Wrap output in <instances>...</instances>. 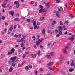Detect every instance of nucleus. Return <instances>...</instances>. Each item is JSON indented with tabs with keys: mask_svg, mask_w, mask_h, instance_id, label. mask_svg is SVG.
<instances>
[{
	"mask_svg": "<svg viewBox=\"0 0 75 75\" xmlns=\"http://www.w3.org/2000/svg\"><path fill=\"white\" fill-rule=\"evenodd\" d=\"M56 3H60V0H56Z\"/></svg>",
	"mask_w": 75,
	"mask_h": 75,
	"instance_id": "obj_34",
	"label": "nucleus"
},
{
	"mask_svg": "<svg viewBox=\"0 0 75 75\" xmlns=\"http://www.w3.org/2000/svg\"><path fill=\"white\" fill-rule=\"evenodd\" d=\"M21 47H23V46H24V44L23 43V42L21 43Z\"/></svg>",
	"mask_w": 75,
	"mask_h": 75,
	"instance_id": "obj_25",
	"label": "nucleus"
},
{
	"mask_svg": "<svg viewBox=\"0 0 75 75\" xmlns=\"http://www.w3.org/2000/svg\"><path fill=\"white\" fill-rule=\"evenodd\" d=\"M38 39L39 40H38V41H36V45L37 46L38 45V44H40L41 42H42V40L38 38Z\"/></svg>",
	"mask_w": 75,
	"mask_h": 75,
	"instance_id": "obj_4",
	"label": "nucleus"
},
{
	"mask_svg": "<svg viewBox=\"0 0 75 75\" xmlns=\"http://www.w3.org/2000/svg\"><path fill=\"white\" fill-rule=\"evenodd\" d=\"M59 34H62V32L60 31L59 32Z\"/></svg>",
	"mask_w": 75,
	"mask_h": 75,
	"instance_id": "obj_50",
	"label": "nucleus"
},
{
	"mask_svg": "<svg viewBox=\"0 0 75 75\" xmlns=\"http://www.w3.org/2000/svg\"><path fill=\"white\" fill-rule=\"evenodd\" d=\"M29 52H26V55H27V54H29Z\"/></svg>",
	"mask_w": 75,
	"mask_h": 75,
	"instance_id": "obj_52",
	"label": "nucleus"
},
{
	"mask_svg": "<svg viewBox=\"0 0 75 75\" xmlns=\"http://www.w3.org/2000/svg\"><path fill=\"white\" fill-rule=\"evenodd\" d=\"M40 47L41 48H42V49H43H43H44V46H42L41 45H40Z\"/></svg>",
	"mask_w": 75,
	"mask_h": 75,
	"instance_id": "obj_33",
	"label": "nucleus"
},
{
	"mask_svg": "<svg viewBox=\"0 0 75 75\" xmlns=\"http://www.w3.org/2000/svg\"><path fill=\"white\" fill-rule=\"evenodd\" d=\"M44 19V17H41L40 18L41 20H43Z\"/></svg>",
	"mask_w": 75,
	"mask_h": 75,
	"instance_id": "obj_38",
	"label": "nucleus"
},
{
	"mask_svg": "<svg viewBox=\"0 0 75 75\" xmlns=\"http://www.w3.org/2000/svg\"><path fill=\"white\" fill-rule=\"evenodd\" d=\"M25 69H26V71H28V70H29V68H28V66H27L25 67Z\"/></svg>",
	"mask_w": 75,
	"mask_h": 75,
	"instance_id": "obj_20",
	"label": "nucleus"
},
{
	"mask_svg": "<svg viewBox=\"0 0 75 75\" xmlns=\"http://www.w3.org/2000/svg\"><path fill=\"white\" fill-rule=\"evenodd\" d=\"M39 28H40V27L39 26L36 25L34 26V29H39Z\"/></svg>",
	"mask_w": 75,
	"mask_h": 75,
	"instance_id": "obj_13",
	"label": "nucleus"
},
{
	"mask_svg": "<svg viewBox=\"0 0 75 75\" xmlns=\"http://www.w3.org/2000/svg\"><path fill=\"white\" fill-rule=\"evenodd\" d=\"M62 27L63 29H64V30H67V28H65V26H63Z\"/></svg>",
	"mask_w": 75,
	"mask_h": 75,
	"instance_id": "obj_31",
	"label": "nucleus"
},
{
	"mask_svg": "<svg viewBox=\"0 0 75 75\" xmlns=\"http://www.w3.org/2000/svg\"><path fill=\"white\" fill-rule=\"evenodd\" d=\"M53 23L54 24H56V23H57V22L56 21H53Z\"/></svg>",
	"mask_w": 75,
	"mask_h": 75,
	"instance_id": "obj_54",
	"label": "nucleus"
},
{
	"mask_svg": "<svg viewBox=\"0 0 75 75\" xmlns=\"http://www.w3.org/2000/svg\"><path fill=\"white\" fill-rule=\"evenodd\" d=\"M58 11H63V8L62 7H60L58 9Z\"/></svg>",
	"mask_w": 75,
	"mask_h": 75,
	"instance_id": "obj_19",
	"label": "nucleus"
},
{
	"mask_svg": "<svg viewBox=\"0 0 75 75\" xmlns=\"http://www.w3.org/2000/svg\"><path fill=\"white\" fill-rule=\"evenodd\" d=\"M51 44L50 43H49V44H48L47 46H48V47H49L50 46V45H51Z\"/></svg>",
	"mask_w": 75,
	"mask_h": 75,
	"instance_id": "obj_42",
	"label": "nucleus"
},
{
	"mask_svg": "<svg viewBox=\"0 0 75 75\" xmlns=\"http://www.w3.org/2000/svg\"><path fill=\"white\" fill-rule=\"evenodd\" d=\"M66 8H67V7H68V4H66Z\"/></svg>",
	"mask_w": 75,
	"mask_h": 75,
	"instance_id": "obj_55",
	"label": "nucleus"
},
{
	"mask_svg": "<svg viewBox=\"0 0 75 75\" xmlns=\"http://www.w3.org/2000/svg\"><path fill=\"white\" fill-rule=\"evenodd\" d=\"M3 13H4L5 12V10H4L3 9L2 11Z\"/></svg>",
	"mask_w": 75,
	"mask_h": 75,
	"instance_id": "obj_63",
	"label": "nucleus"
},
{
	"mask_svg": "<svg viewBox=\"0 0 75 75\" xmlns=\"http://www.w3.org/2000/svg\"><path fill=\"white\" fill-rule=\"evenodd\" d=\"M71 66H74L75 67V63H72L71 64Z\"/></svg>",
	"mask_w": 75,
	"mask_h": 75,
	"instance_id": "obj_26",
	"label": "nucleus"
},
{
	"mask_svg": "<svg viewBox=\"0 0 75 75\" xmlns=\"http://www.w3.org/2000/svg\"><path fill=\"white\" fill-rule=\"evenodd\" d=\"M10 51L12 52L13 53V52H14V51H15V49L14 48H13L10 50Z\"/></svg>",
	"mask_w": 75,
	"mask_h": 75,
	"instance_id": "obj_22",
	"label": "nucleus"
},
{
	"mask_svg": "<svg viewBox=\"0 0 75 75\" xmlns=\"http://www.w3.org/2000/svg\"><path fill=\"white\" fill-rule=\"evenodd\" d=\"M55 32H56V33H58V30L57 29L56 30H55Z\"/></svg>",
	"mask_w": 75,
	"mask_h": 75,
	"instance_id": "obj_45",
	"label": "nucleus"
},
{
	"mask_svg": "<svg viewBox=\"0 0 75 75\" xmlns=\"http://www.w3.org/2000/svg\"><path fill=\"white\" fill-rule=\"evenodd\" d=\"M23 38H21L20 40H17V42H22L23 40L25 39V36H23Z\"/></svg>",
	"mask_w": 75,
	"mask_h": 75,
	"instance_id": "obj_5",
	"label": "nucleus"
},
{
	"mask_svg": "<svg viewBox=\"0 0 75 75\" xmlns=\"http://www.w3.org/2000/svg\"><path fill=\"white\" fill-rule=\"evenodd\" d=\"M58 29L60 31H62L63 30V27H61V26H58Z\"/></svg>",
	"mask_w": 75,
	"mask_h": 75,
	"instance_id": "obj_9",
	"label": "nucleus"
},
{
	"mask_svg": "<svg viewBox=\"0 0 75 75\" xmlns=\"http://www.w3.org/2000/svg\"><path fill=\"white\" fill-rule=\"evenodd\" d=\"M35 74L36 75H37V74H38V71H35Z\"/></svg>",
	"mask_w": 75,
	"mask_h": 75,
	"instance_id": "obj_37",
	"label": "nucleus"
},
{
	"mask_svg": "<svg viewBox=\"0 0 75 75\" xmlns=\"http://www.w3.org/2000/svg\"><path fill=\"white\" fill-rule=\"evenodd\" d=\"M14 37L16 38H17V37H18V35H17L15 34L14 36Z\"/></svg>",
	"mask_w": 75,
	"mask_h": 75,
	"instance_id": "obj_35",
	"label": "nucleus"
},
{
	"mask_svg": "<svg viewBox=\"0 0 75 75\" xmlns=\"http://www.w3.org/2000/svg\"><path fill=\"white\" fill-rule=\"evenodd\" d=\"M13 30V25H11V27H10L9 30L10 31H12Z\"/></svg>",
	"mask_w": 75,
	"mask_h": 75,
	"instance_id": "obj_15",
	"label": "nucleus"
},
{
	"mask_svg": "<svg viewBox=\"0 0 75 75\" xmlns=\"http://www.w3.org/2000/svg\"><path fill=\"white\" fill-rule=\"evenodd\" d=\"M45 29H43L42 30V34L43 35H45Z\"/></svg>",
	"mask_w": 75,
	"mask_h": 75,
	"instance_id": "obj_11",
	"label": "nucleus"
},
{
	"mask_svg": "<svg viewBox=\"0 0 75 75\" xmlns=\"http://www.w3.org/2000/svg\"><path fill=\"white\" fill-rule=\"evenodd\" d=\"M17 27V26L16 25H15L14 26V29H16V28Z\"/></svg>",
	"mask_w": 75,
	"mask_h": 75,
	"instance_id": "obj_49",
	"label": "nucleus"
},
{
	"mask_svg": "<svg viewBox=\"0 0 75 75\" xmlns=\"http://www.w3.org/2000/svg\"><path fill=\"white\" fill-rule=\"evenodd\" d=\"M60 35H59V34H58L56 35V37H59Z\"/></svg>",
	"mask_w": 75,
	"mask_h": 75,
	"instance_id": "obj_40",
	"label": "nucleus"
},
{
	"mask_svg": "<svg viewBox=\"0 0 75 75\" xmlns=\"http://www.w3.org/2000/svg\"><path fill=\"white\" fill-rule=\"evenodd\" d=\"M17 57L16 56L14 57L13 58L11 57L10 59V60H9L8 61V64H11V62H14L15 60L17 59Z\"/></svg>",
	"mask_w": 75,
	"mask_h": 75,
	"instance_id": "obj_1",
	"label": "nucleus"
},
{
	"mask_svg": "<svg viewBox=\"0 0 75 75\" xmlns=\"http://www.w3.org/2000/svg\"><path fill=\"white\" fill-rule=\"evenodd\" d=\"M74 38H75V36L74 35H73L71 38L69 37V40H71V41H73L74 39Z\"/></svg>",
	"mask_w": 75,
	"mask_h": 75,
	"instance_id": "obj_6",
	"label": "nucleus"
},
{
	"mask_svg": "<svg viewBox=\"0 0 75 75\" xmlns=\"http://www.w3.org/2000/svg\"><path fill=\"white\" fill-rule=\"evenodd\" d=\"M56 16L58 18H60L59 12L58 11H57L56 12Z\"/></svg>",
	"mask_w": 75,
	"mask_h": 75,
	"instance_id": "obj_7",
	"label": "nucleus"
},
{
	"mask_svg": "<svg viewBox=\"0 0 75 75\" xmlns=\"http://www.w3.org/2000/svg\"><path fill=\"white\" fill-rule=\"evenodd\" d=\"M69 35H72V33H69Z\"/></svg>",
	"mask_w": 75,
	"mask_h": 75,
	"instance_id": "obj_60",
	"label": "nucleus"
},
{
	"mask_svg": "<svg viewBox=\"0 0 75 75\" xmlns=\"http://www.w3.org/2000/svg\"><path fill=\"white\" fill-rule=\"evenodd\" d=\"M46 58H49V59H51V57L50 55H47L46 56Z\"/></svg>",
	"mask_w": 75,
	"mask_h": 75,
	"instance_id": "obj_21",
	"label": "nucleus"
},
{
	"mask_svg": "<svg viewBox=\"0 0 75 75\" xmlns=\"http://www.w3.org/2000/svg\"><path fill=\"white\" fill-rule=\"evenodd\" d=\"M63 52L64 54H67V50L65 49H64L63 50Z\"/></svg>",
	"mask_w": 75,
	"mask_h": 75,
	"instance_id": "obj_24",
	"label": "nucleus"
},
{
	"mask_svg": "<svg viewBox=\"0 0 75 75\" xmlns=\"http://www.w3.org/2000/svg\"><path fill=\"white\" fill-rule=\"evenodd\" d=\"M7 34L8 35H9L10 34V31L9 30Z\"/></svg>",
	"mask_w": 75,
	"mask_h": 75,
	"instance_id": "obj_47",
	"label": "nucleus"
},
{
	"mask_svg": "<svg viewBox=\"0 0 75 75\" xmlns=\"http://www.w3.org/2000/svg\"><path fill=\"white\" fill-rule=\"evenodd\" d=\"M21 35H22L21 34H20L18 35V36H19V37H21Z\"/></svg>",
	"mask_w": 75,
	"mask_h": 75,
	"instance_id": "obj_56",
	"label": "nucleus"
},
{
	"mask_svg": "<svg viewBox=\"0 0 75 75\" xmlns=\"http://www.w3.org/2000/svg\"><path fill=\"white\" fill-rule=\"evenodd\" d=\"M67 33H68V32L67 31H66L65 33H64V34L65 35H66V34H67Z\"/></svg>",
	"mask_w": 75,
	"mask_h": 75,
	"instance_id": "obj_61",
	"label": "nucleus"
},
{
	"mask_svg": "<svg viewBox=\"0 0 75 75\" xmlns=\"http://www.w3.org/2000/svg\"><path fill=\"white\" fill-rule=\"evenodd\" d=\"M54 64V62H50L48 64V66H51Z\"/></svg>",
	"mask_w": 75,
	"mask_h": 75,
	"instance_id": "obj_12",
	"label": "nucleus"
},
{
	"mask_svg": "<svg viewBox=\"0 0 75 75\" xmlns=\"http://www.w3.org/2000/svg\"><path fill=\"white\" fill-rule=\"evenodd\" d=\"M29 67L30 68H32L33 66H29Z\"/></svg>",
	"mask_w": 75,
	"mask_h": 75,
	"instance_id": "obj_51",
	"label": "nucleus"
},
{
	"mask_svg": "<svg viewBox=\"0 0 75 75\" xmlns=\"http://www.w3.org/2000/svg\"><path fill=\"white\" fill-rule=\"evenodd\" d=\"M25 49V47H23V48L22 49V50H24Z\"/></svg>",
	"mask_w": 75,
	"mask_h": 75,
	"instance_id": "obj_57",
	"label": "nucleus"
},
{
	"mask_svg": "<svg viewBox=\"0 0 75 75\" xmlns=\"http://www.w3.org/2000/svg\"><path fill=\"white\" fill-rule=\"evenodd\" d=\"M5 25H6V26H7L8 25V24H7V22H5Z\"/></svg>",
	"mask_w": 75,
	"mask_h": 75,
	"instance_id": "obj_48",
	"label": "nucleus"
},
{
	"mask_svg": "<svg viewBox=\"0 0 75 75\" xmlns=\"http://www.w3.org/2000/svg\"><path fill=\"white\" fill-rule=\"evenodd\" d=\"M27 21L30 22L31 21H30V19H28L27 20Z\"/></svg>",
	"mask_w": 75,
	"mask_h": 75,
	"instance_id": "obj_36",
	"label": "nucleus"
},
{
	"mask_svg": "<svg viewBox=\"0 0 75 75\" xmlns=\"http://www.w3.org/2000/svg\"><path fill=\"white\" fill-rule=\"evenodd\" d=\"M65 24H67V23H68V21H65Z\"/></svg>",
	"mask_w": 75,
	"mask_h": 75,
	"instance_id": "obj_44",
	"label": "nucleus"
},
{
	"mask_svg": "<svg viewBox=\"0 0 75 75\" xmlns=\"http://www.w3.org/2000/svg\"><path fill=\"white\" fill-rule=\"evenodd\" d=\"M69 16L70 17H71L72 18L73 17V16H72V14H70L69 15Z\"/></svg>",
	"mask_w": 75,
	"mask_h": 75,
	"instance_id": "obj_43",
	"label": "nucleus"
},
{
	"mask_svg": "<svg viewBox=\"0 0 75 75\" xmlns=\"http://www.w3.org/2000/svg\"><path fill=\"white\" fill-rule=\"evenodd\" d=\"M2 20H5V17H4V16H2Z\"/></svg>",
	"mask_w": 75,
	"mask_h": 75,
	"instance_id": "obj_39",
	"label": "nucleus"
},
{
	"mask_svg": "<svg viewBox=\"0 0 75 75\" xmlns=\"http://www.w3.org/2000/svg\"><path fill=\"white\" fill-rule=\"evenodd\" d=\"M20 15L19 14H16V16L18 17V16H19Z\"/></svg>",
	"mask_w": 75,
	"mask_h": 75,
	"instance_id": "obj_64",
	"label": "nucleus"
},
{
	"mask_svg": "<svg viewBox=\"0 0 75 75\" xmlns=\"http://www.w3.org/2000/svg\"><path fill=\"white\" fill-rule=\"evenodd\" d=\"M60 24L61 25H63V22H62V21H60Z\"/></svg>",
	"mask_w": 75,
	"mask_h": 75,
	"instance_id": "obj_32",
	"label": "nucleus"
},
{
	"mask_svg": "<svg viewBox=\"0 0 75 75\" xmlns=\"http://www.w3.org/2000/svg\"><path fill=\"white\" fill-rule=\"evenodd\" d=\"M2 7L3 8H6V4L5 3H4L2 5Z\"/></svg>",
	"mask_w": 75,
	"mask_h": 75,
	"instance_id": "obj_18",
	"label": "nucleus"
},
{
	"mask_svg": "<svg viewBox=\"0 0 75 75\" xmlns=\"http://www.w3.org/2000/svg\"><path fill=\"white\" fill-rule=\"evenodd\" d=\"M39 7L40 8L42 9H43V6L41 5H39Z\"/></svg>",
	"mask_w": 75,
	"mask_h": 75,
	"instance_id": "obj_30",
	"label": "nucleus"
},
{
	"mask_svg": "<svg viewBox=\"0 0 75 75\" xmlns=\"http://www.w3.org/2000/svg\"><path fill=\"white\" fill-rule=\"evenodd\" d=\"M35 38V36H33L32 37V38L34 39V38Z\"/></svg>",
	"mask_w": 75,
	"mask_h": 75,
	"instance_id": "obj_58",
	"label": "nucleus"
},
{
	"mask_svg": "<svg viewBox=\"0 0 75 75\" xmlns=\"http://www.w3.org/2000/svg\"><path fill=\"white\" fill-rule=\"evenodd\" d=\"M24 63H25V62H23L22 63V65H23V64H24Z\"/></svg>",
	"mask_w": 75,
	"mask_h": 75,
	"instance_id": "obj_59",
	"label": "nucleus"
},
{
	"mask_svg": "<svg viewBox=\"0 0 75 75\" xmlns=\"http://www.w3.org/2000/svg\"><path fill=\"white\" fill-rule=\"evenodd\" d=\"M32 22L33 23V25L34 27L36 25V21H34V19H33V20H32Z\"/></svg>",
	"mask_w": 75,
	"mask_h": 75,
	"instance_id": "obj_8",
	"label": "nucleus"
},
{
	"mask_svg": "<svg viewBox=\"0 0 75 75\" xmlns=\"http://www.w3.org/2000/svg\"><path fill=\"white\" fill-rule=\"evenodd\" d=\"M18 52H21V50L20 49H19L18 50Z\"/></svg>",
	"mask_w": 75,
	"mask_h": 75,
	"instance_id": "obj_46",
	"label": "nucleus"
},
{
	"mask_svg": "<svg viewBox=\"0 0 75 75\" xmlns=\"http://www.w3.org/2000/svg\"><path fill=\"white\" fill-rule=\"evenodd\" d=\"M12 67H15V66H16V64L15 63H13L12 64Z\"/></svg>",
	"mask_w": 75,
	"mask_h": 75,
	"instance_id": "obj_29",
	"label": "nucleus"
},
{
	"mask_svg": "<svg viewBox=\"0 0 75 75\" xmlns=\"http://www.w3.org/2000/svg\"><path fill=\"white\" fill-rule=\"evenodd\" d=\"M37 56V55H36L35 54H33L32 55V57L33 58H35Z\"/></svg>",
	"mask_w": 75,
	"mask_h": 75,
	"instance_id": "obj_23",
	"label": "nucleus"
},
{
	"mask_svg": "<svg viewBox=\"0 0 75 75\" xmlns=\"http://www.w3.org/2000/svg\"><path fill=\"white\" fill-rule=\"evenodd\" d=\"M69 71L70 72H73L74 71V69H69Z\"/></svg>",
	"mask_w": 75,
	"mask_h": 75,
	"instance_id": "obj_27",
	"label": "nucleus"
},
{
	"mask_svg": "<svg viewBox=\"0 0 75 75\" xmlns=\"http://www.w3.org/2000/svg\"><path fill=\"white\" fill-rule=\"evenodd\" d=\"M37 4H37V3H35V6H37Z\"/></svg>",
	"mask_w": 75,
	"mask_h": 75,
	"instance_id": "obj_62",
	"label": "nucleus"
},
{
	"mask_svg": "<svg viewBox=\"0 0 75 75\" xmlns=\"http://www.w3.org/2000/svg\"><path fill=\"white\" fill-rule=\"evenodd\" d=\"M14 3L15 4H16V8H18L20 7V3H19V2L18 1H15L14 2Z\"/></svg>",
	"mask_w": 75,
	"mask_h": 75,
	"instance_id": "obj_2",
	"label": "nucleus"
},
{
	"mask_svg": "<svg viewBox=\"0 0 75 75\" xmlns=\"http://www.w3.org/2000/svg\"><path fill=\"white\" fill-rule=\"evenodd\" d=\"M12 71H13V67H12L11 66L10 67V68L9 70V71L10 72H12Z\"/></svg>",
	"mask_w": 75,
	"mask_h": 75,
	"instance_id": "obj_14",
	"label": "nucleus"
},
{
	"mask_svg": "<svg viewBox=\"0 0 75 75\" xmlns=\"http://www.w3.org/2000/svg\"><path fill=\"white\" fill-rule=\"evenodd\" d=\"M49 55L51 56H54L55 55V53L54 52H51L49 53Z\"/></svg>",
	"mask_w": 75,
	"mask_h": 75,
	"instance_id": "obj_16",
	"label": "nucleus"
},
{
	"mask_svg": "<svg viewBox=\"0 0 75 75\" xmlns=\"http://www.w3.org/2000/svg\"><path fill=\"white\" fill-rule=\"evenodd\" d=\"M13 54V53L11 51L10 52H8V55H11V54Z\"/></svg>",
	"mask_w": 75,
	"mask_h": 75,
	"instance_id": "obj_28",
	"label": "nucleus"
},
{
	"mask_svg": "<svg viewBox=\"0 0 75 75\" xmlns=\"http://www.w3.org/2000/svg\"><path fill=\"white\" fill-rule=\"evenodd\" d=\"M47 10L46 9H40L39 11V13H42L43 12H47Z\"/></svg>",
	"mask_w": 75,
	"mask_h": 75,
	"instance_id": "obj_3",
	"label": "nucleus"
},
{
	"mask_svg": "<svg viewBox=\"0 0 75 75\" xmlns=\"http://www.w3.org/2000/svg\"><path fill=\"white\" fill-rule=\"evenodd\" d=\"M20 20L18 18H16L14 19V21H19Z\"/></svg>",
	"mask_w": 75,
	"mask_h": 75,
	"instance_id": "obj_17",
	"label": "nucleus"
},
{
	"mask_svg": "<svg viewBox=\"0 0 75 75\" xmlns=\"http://www.w3.org/2000/svg\"><path fill=\"white\" fill-rule=\"evenodd\" d=\"M14 11H9V14H11L12 16H14Z\"/></svg>",
	"mask_w": 75,
	"mask_h": 75,
	"instance_id": "obj_10",
	"label": "nucleus"
},
{
	"mask_svg": "<svg viewBox=\"0 0 75 75\" xmlns=\"http://www.w3.org/2000/svg\"><path fill=\"white\" fill-rule=\"evenodd\" d=\"M49 70H52V68H49Z\"/></svg>",
	"mask_w": 75,
	"mask_h": 75,
	"instance_id": "obj_53",
	"label": "nucleus"
},
{
	"mask_svg": "<svg viewBox=\"0 0 75 75\" xmlns=\"http://www.w3.org/2000/svg\"><path fill=\"white\" fill-rule=\"evenodd\" d=\"M45 5L46 6H48L49 5V3H45Z\"/></svg>",
	"mask_w": 75,
	"mask_h": 75,
	"instance_id": "obj_41",
	"label": "nucleus"
}]
</instances>
